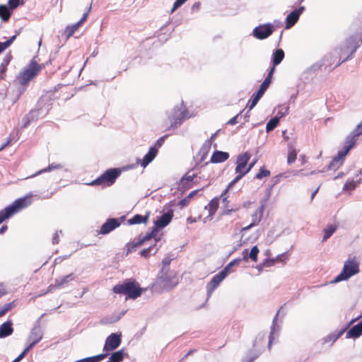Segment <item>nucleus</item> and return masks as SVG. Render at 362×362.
<instances>
[{"instance_id": "3", "label": "nucleus", "mask_w": 362, "mask_h": 362, "mask_svg": "<svg viewBox=\"0 0 362 362\" xmlns=\"http://www.w3.org/2000/svg\"><path fill=\"white\" fill-rule=\"evenodd\" d=\"M251 155L249 152H245L240 154L237 157L235 173L237 176L228 184L227 188L224 190V194H226L230 188L242 179L247 173V165L250 160Z\"/></svg>"}, {"instance_id": "24", "label": "nucleus", "mask_w": 362, "mask_h": 362, "mask_svg": "<svg viewBox=\"0 0 362 362\" xmlns=\"http://www.w3.org/2000/svg\"><path fill=\"white\" fill-rule=\"evenodd\" d=\"M265 209V204L262 203L261 205L251 215L252 226H257L261 221L263 213Z\"/></svg>"}, {"instance_id": "49", "label": "nucleus", "mask_w": 362, "mask_h": 362, "mask_svg": "<svg viewBox=\"0 0 362 362\" xmlns=\"http://www.w3.org/2000/svg\"><path fill=\"white\" fill-rule=\"evenodd\" d=\"M270 175V171L264 168H262L259 173L256 174L255 175V178L256 179H258V180H261L262 179L263 177H267Z\"/></svg>"}, {"instance_id": "57", "label": "nucleus", "mask_w": 362, "mask_h": 362, "mask_svg": "<svg viewBox=\"0 0 362 362\" xmlns=\"http://www.w3.org/2000/svg\"><path fill=\"white\" fill-rule=\"evenodd\" d=\"M166 137H167V135H164V136H161L160 138H159L153 146H156L158 150L160 147H161V146L163 145Z\"/></svg>"}, {"instance_id": "10", "label": "nucleus", "mask_w": 362, "mask_h": 362, "mask_svg": "<svg viewBox=\"0 0 362 362\" xmlns=\"http://www.w3.org/2000/svg\"><path fill=\"white\" fill-rule=\"evenodd\" d=\"M272 23H265L256 26L252 30V36L258 40H264L269 37L274 31Z\"/></svg>"}, {"instance_id": "31", "label": "nucleus", "mask_w": 362, "mask_h": 362, "mask_svg": "<svg viewBox=\"0 0 362 362\" xmlns=\"http://www.w3.org/2000/svg\"><path fill=\"white\" fill-rule=\"evenodd\" d=\"M148 216H142L141 214H136L132 218L128 220L129 225H135L139 223H145L148 221Z\"/></svg>"}, {"instance_id": "12", "label": "nucleus", "mask_w": 362, "mask_h": 362, "mask_svg": "<svg viewBox=\"0 0 362 362\" xmlns=\"http://www.w3.org/2000/svg\"><path fill=\"white\" fill-rule=\"evenodd\" d=\"M228 274L222 269L220 272L213 276L211 280L207 284L208 295L210 296L214 291L219 286L221 282L227 276Z\"/></svg>"}, {"instance_id": "37", "label": "nucleus", "mask_w": 362, "mask_h": 362, "mask_svg": "<svg viewBox=\"0 0 362 362\" xmlns=\"http://www.w3.org/2000/svg\"><path fill=\"white\" fill-rule=\"evenodd\" d=\"M158 230L153 227L151 232L147 233L144 236L140 235L138 238V240L139 242H141V245H143L144 242H146L148 240H151V238L155 237L156 235V234L158 233Z\"/></svg>"}, {"instance_id": "15", "label": "nucleus", "mask_w": 362, "mask_h": 362, "mask_svg": "<svg viewBox=\"0 0 362 362\" xmlns=\"http://www.w3.org/2000/svg\"><path fill=\"white\" fill-rule=\"evenodd\" d=\"M90 10H91V4L88 7V11L83 13L82 18H81V20L78 22H77L71 25H68L66 28L65 34L66 35L67 37L72 36L75 33V32L78 29V28L86 21Z\"/></svg>"}, {"instance_id": "17", "label": "nucleus", "mask_w": 362, "mask_h": 362, "mask_svg": "<svg viewBox=\"0 0 362 362\" xmlns=\"http://www.w3.org/2000/svg\"><path fill=\"white\" fill-rule=\"evenodd\" d=\"M268 87L269 86L267 85V83H262L258 90L252 95V100L250 101V104L249 105V110H251L252 108H254Z\"/></svg>"}, {"instance_id": "34", "label": "nucleus", "mask_w": 362, "mask_h": 362, "mask_svg": "<svg viewBox=\"0 0 362 362\" xmlns=\"http://www.w3.org/2000/svg\"><path fill=\"white\" fill-rule=\"evenodd\" d=\"M124 352L123 349H120L112 353L109 358L107 362H120L123 360Z\"/></svg>"}, {"instance_id": "43", "label": "nucleus", "mask_w": 362, "mask_h": 362, "mask_svg": "<svg viewBox=\"0 0 362 362\" xmlns=\"http://www.w3.org/2000/svg\"><path fill=\"white\" fill-rule=\"evenodd\" d=\"M141 242H139L138 240H134L132 243H127V245H126V247H127V255H128L129 253H132L134 250H135V249L137 247L141 246Z\"/></svg>"}, {"instance_id": "35", "label": "nucleus", "mask_w": 362, "mask_h": 362, "mask_svg": "<svg viewBox=\"0 0 362 362\" xmlns=\"http://www.w3.org/2000/svg\"><path fill=\"white\" fill-rule=\"evenodd\" d=\"M11 15L10 8L6 5H0V18L4 21H7Z\"/></svg>"}, {"instance_id": "25", "label": "nucleus", "mask_w": 362, "mask_h": 362, "mask_svg": "<svg viewBox=\"0 0 362 362\" xmlns=\"http://www.w3.org/2000/svg\"><path fill=\"white\" fill-rule=\"evenodd\" d=\"M42 331L40 326L34 327L28 338V341H35V344H37L42 338Z\"/></svg>"}, {"instance_id": "62", "label": "nucleus", "mask_w": 362, "mask_h": 362, "mask_svg": "<svg viewBox=\"0 0 362 362\" xmlns=\"http://www.w3.org/2000/svg\"><path fill=\"white\" fill-rule=\"evenodd\" d=\"M248 258H250L249 253H248L247 250L245 249L243 251V258H241V259H242V260L243 259L245 261H247Z\"/></svg>"}, {"instance_id": "32", "label": "nucleus", "mask_w": 362, "mask_h": 362, "mask_svg": "<svg viewBox=\"0 0 362 362\" xmlns=\"http://www.w3.org/2000/svg\"><path fill=\"white\" fill-rule=\"evenodd\" d=\"M219 199L214 198L210 201L207 206H205L206 209L209 210V215L210 216L214 215L218 208Z\"/></svg>"}, {"instance_id": "48", "label": "nucleus", "mask_w": 362, "mask_h": 362, "mask_svg": "<svg viewBox=\"0 0 362 362\" xmlns=\"http://www.w3.org/2000/svg\"><path fill=\"white\" fill-rule=\"evenodd\" d=\"M211 145H212V144L210 143V141L206 140L200 149V152L203 155H206L209 153V151H210Z\"/></svg>"}, {"instance_id": "9", "label": "nucleus", "mask_w": 362, "mask_h": 362, "mask_svg": "<svg viewBox=\"0 0 362 362\" xmlns=\"http://www.w3.org/2000/svg\"><path fill=\"white\" fill-rule=\"evenodd\" d=\"M120 173L121 171L118 168L108 169L104 173H103L99 177L92 181L89 185H101L103 186H110L115 182L116 179L119 176Z\"/></svg>"}, {"instance_id": "54", "label": "nucleus", "mask_w": 362, "mask_h": 362, "mask_svg": "<svg viewBox=\"0 0 362 362\" xmlns=\"http://www.w3.org/2000/svg\"><path fill=\"white\" fill-rule=\"evenodd\" d=\"M187 1V0H176L173 4L172 9H171V13H173L175 10H177L182 4H184Z\"/></svg>"}, {"instance_id": "21", "label": "nucleus", "mask_w": 362, "mask_h": 362, "mask_svg": "<svg viewBox=\"0 0 362 362\" xmlns=\"http://www.w3.org/2000/svg\"><path fill=\"white\" fill-rule=\"evenodd\" d=\"M346 155H343V153L341 151H339L337 156H335L329 164L327 169L328 170H337L338 169L342 164L345 159Z\"/></svg>"}, {"instance_id": "53", "label": "nucleus", "mask_w": 362, "mask_h": 362, "mask_svg": "<svg viewBox=\"0 0 362 362\" xmlns=\"http://www.w3.org/2000/svg\"><path fill=\"white\" fill-rule=\"evenodd\" d=\"M241 113H242V112H240L239 114L236 115L235 117H233L230 119H229L228 122V124H230V125H235V124L238 123L240 121V119L242 117Z\"/></svg>"}, {"instance_id": "60", "label": "nucleus", "mask_w": 362, "mask_h": 362, "mask_svg": "<svg viewBox=\"0 0 362 362\" xmlns=\"http://www.w3.org/2000/svg\"><path fill=\"white\" fill-rule=\"evenodd\" d=\"M189 203V200L188 199V198L185 197V199H181L178 202V205L180 206L181 207H183V206L188 205Z\"/></svg>"}, {"instance_id": "36", "label": "nucleus", "mask_w": 362, "mask_h": 362, "mask_svg": "<svg viewBox=\"0 0 362 362\" xmlns=\"http://www.w3.org/2000/svg\"><path fill=\"white\" fill-rule=\"evenodd\" d=\"M11 57L10 55L6 56L2 62L0 64V79H3L4 76V74L6 71L7 66L10 63Z\"/></svg>"}, {"instance_id": "26", "label": "nucleus", "mask_w": 362, "mask_h": 362, "mask_svg": "<svg viewBox=\"0 0 362 362\" xmlns=\"http://www.w3.org/2000/svg\"><path fill=\"white\" fill-rule=\"evenodd\" d=\"M75 279V276L73 274H69L66 276H62L55 280V286L57 288H64L67 284Z\"/></svg>"}, {"instance_id": "27", "label": "nucleus", "mask_w": 362, "mask_h": 362, "mask_svg": "<svg viewBox=\"0 0 362 362\" xmlns=\"http://www.w3.org/2000/svg\"><path fill=\"white\" fill-rule=\"evenodd\" d=\"M284 52L281 49H276L272 57V62L273 64V66L275 67L276 66H278L284 59Z\"/></svg>"}, {"instance_id": "51", "label": "nucleus", "mask_w": 362, "mask_h": 362, "mask_svg": "<svg viewBox=\"0 0 362 362\" xmlns=\"http://www.w3.org/2000/svg\"><path fill=\"white\" fill-rule=\"evenodd\" d=\"M274 70H275V67L272 66L271 68V69L269 70L267 77L265 78V79L263 81V83H267V85L269 86L271 83L272 78L273 74L274 72Z\"/></svg>"}, {"instance_id": "58", "label": "nucleus", "mask_w": 362, "mask_h": 362, "mask_svg": "<svg viewBox=\"0 0 362 362\" xmlns=\"http://www.w3.org/2000/svg\"><path fill=\"white\" fill-rule=\"evenodd\" d=\"M59 233H62V230L56 231L52 238V243L58 244L59 241Z\"/></svg>"}, {"instance_id": "64", "label": "nucleus", "mask_w": 362, "mask_h": 362, "mask_svg": "<svg viewBox=\"0 0 362 362\" xmlns=\"http://www.w3.org/2000/svg\"><path fill=\"white\" fill-rule=\"evenodd\" d=\"M25 356V352H22L17 358H16L12 362H19Z\"/></svg>"}, {"instance_id": "44", "label": "nucleus", "mask_w": 362, "mask_h": 362, "mask_svg": "<svg viewBox=\"0 0 362 362\" xmlns=\"http://www.w3.org/2000/svg\"><path fill=\"white\" fill-rule=\"evenodd\" d=\"M288 109H289V107L288 105L279 106V110L277 112V114L275 116V117H278L279 119L280 120L281 118L284 117V116H286L288 114Z\"/></svg>"}, {"instance_id": "18", "label": "nucleus", "mask_w": 362, "mask_h": 362, "mask_svg": "<svg viewBox=\"0 0 362 362\" xmlns=\"http://www.w3.org/2000/svg\"><path fill=\"white\" fill-rule=\"evenodd\" d=\"M350 326H348V324H347L345 327L341 329L340 330H337L334 332L328 334L327 337L323 338V339H322L323 344L330 342L331 344H333L345 332V331Z\"/></svg>"}, {"instance_id": "59", "label": "nucleus", "mask_w": 362, "mask_h": 362, "mask_svg": "<svg viewBox=\"0 0 362 362\" xmlns=\"http://www.w3.org/2000/svg\"><path fill=\"white\" fill-rule=\"evenodd\" d=\"M28 344L23 352H25V355L36 344L35 341H28Z\"/></svg>"}, {"instance_id": "4", "label": "nucleus", "mask_w": 362, "mask_h": 362, "mask_svg": "<svg viewBox=\"0 0 362 362\" xmlns=\"http://www.w3.org/2000/svg\"><path fill=\"white\" fill-rule=\"evenodd\" d=\"M178 283V279L170 267H163L158 274L157 284L165 291L173 289Z\"/></svg>"}, {"instance_id": "7", "label": "nucleus", "mask_w": 362, "mask_h": 362, "mask_svg": "<svg viewBox=\"0 0 362 362\" xmlns=\"http://www.w3.org/2000/svg\"><path fill=\"white\" fill-rule=\"evenodd\" d=\"M188 117L187 111L183 103L176 106L168 117L170 123L169 129H175L177 128Z\"/></svg>"}, {"instance_id": "40", "label": "nucleus", "mask_w": 362, "mask_h": 362, "mask_svg": "<svg viewBox=\"0 0 362 362\" xmlns=\"http://www.w3.org/2000/svg\"><path fill=\"white\" fill-rule=\"evenodd\" d=\"M279 123V119L278 117H274L272 118L267 124L266 126V132L267 133L270 132L271 131L274 130L277 125Z\"/></svg>"}, {"instance_id": "8", "label": "nucleus", "mask_w": 362, "mask_h": 362, "mask_svg": "<svg viewBox=\"0 0 362 362\" xmlns=\"http://www.w3.org/2000/svg\"><path fill=\"white\" fill-rule=\"evenodd\" d=\"M41 66L33 58L30 64L18 76V83L22 86H25L28 83L35 77L40 71Z\"/></svg>"}, {"instance_id": "52", "label": "nucleus", "mask_w": 362, "mask_h": 362, "mask_svg": "<svg viewBox=\"0 0 362 362\" xmlns=\"http://www.w3.org/2000/svg\"><path fill=\"white\" fill-rule=\"evenodd\" d=\"M16 306V300H13L12 302L6 303L2 308H4V311L6 313L8 312L11 309L14 308Z\"/></svg>"}, {"instance_id": "5", "label": "nucleus", "mask_w": 362, "mask_h": 362, "mask_svg": "<svg viewBox=\"0 0 362 362\" xmlns=\"http://www.w3.org/2000/svg\"><path fill=\"white\" fill-rule=\"evenodd\" d=\"M359 272V264L355 259H348L344 264L341 272L334 278L332 283L346 281Z\"/></svg>"}, {"instance_id": "47", "label": "nucleus", "mask_w": 362, "mask_h": 362, "mask_svg": "<svg viewBox=\"0 0 362 362\" xmlns=\"http://www.w3.org/2000/svg\"><path fill=\"white\" fill-rule=\"evenodd\" d=\"M241 261V258H236L233 261L230 262L223 269L226 271L227 274H228L230 269L233 266L238 265Z\"/></svg>"}, {"instance_id": "42", "label": "nucleus", "mask_w": 362, "mask_h": 362, "mask_svg": "<svg viewBox=\"0 0 362 362\" xmlns=\"http://www.w3.org/2000/svg\"><path fill=\"white\" fill-rule=\"evenodd\" d=\"M278 315H279V313H276L275 317L273 320L272 326L271 327V332L269 336V344H268L269 348H270L272 341L274 339V332H276V320L278 317Z\"/></svg>"}, {"instance_id": "20", "label": "nucleus", "mask_w": 362, "mask_h": 362, "mask_svg": "<svg viewBox=\"0 0 362 362\" xmlns=\"http://www.w3.org/2000/svg\"><path fill=\"white\" fill-rule=\"evenodd\" d=\"M157 148L156 146H151L148 152L144 156L143 159L141 160V165L143 168H146L156 156Z\"/></svg>"}, {"instance_id": "38", "label": "nucleus", "mask_w": 362, "mask_h": 362, "mask_svg": "<svg viewBox=\"0 0 362 362\" xmlns=\"http://www.w3.org/2000/svg\"><path fill=\"white\" fill-rule=\"evenodd\" d=\"M337 227L334 225H329L324 229V235L322 241L325 242L329 238L333 233L336 231Z\"/></svg>"}, {"instance_id": "13", "label": "nucleus", "mask_w": 362, "mask_h": 362, "mask_svg": "<svg viewBox=\"0 0 362 362\" xmlns=\"http://www.w3.org/2000/svg\"><path fill=\"white\" fill-rule=\"evenodd\" d=\"M173 217V210L170 209L163 213L156 221H154V228L158 230L166 227L171 221Z\"/></svg>"}, {"instance_id": "19", "label": "nucleus", "mask_w": 362, "mask_h": 362, "mask_svg": "<svg viewBox=\"0 0 362 362\" xmlns=\"http://www.w3.org/2000/svg\"><path fill=\"white\" fill-rule=\"evenodd\" d=\"M362 335V320L354 325L346 332V339H356Z\"/></svg>"}, {"instance_id": "61", "label": "nucleus", "mask_w": 362, "mask_h": 362, "mask_svg": "<svg viewBox=\"0 0 362 362\" xmlns=\"http://www.w3.org/2000/svg\"><path fill=\"white\" fill-rule=\"evenodd\" d=\"M200 216H199L198 218L189 216L187 218V223L189 224H192L193 223L197 222L199 219H200Z\"/></svg>"}, {"instance_id": "6", "label": "nucleus", "mask_w": 362, "mask_h": 362, "mask_svg": "<svg viewBox=\"0 0 362 362\" xmlns=\"http://www.w3.org/2000/svg\"><path fill=\"white\" fill-rule=\"evenodd\" d=\"M112 291L115 293L127 295L129 298L135 299L141 295V289L136 287L132 281L115 285Z\"/></svg>"}, {"instance_id": "11", "label": "nucleus", "mask_w": 362, "mask_h": 362, "mask_svg": "<svg viewBox=\"0 0 362 362\" xmlns=\"http://www.w3.org/2000/svg\"><path fill=\"white\" fill-rule=\"evenodd\" d=\"M122 342V333H112L105 339L103 351L105 354L114 351L117 349Z\"/></svg>"}, {"instance_id": "29", "label": "nucleus", "mask_w": 362, "mask_h": 362, "mask_svg": "<svg viewBox=\"0 0 362 362\" xmlns=\"http://www.w3.org/2000/svg\"><path fill=\"white\" fill-rule=\"evenodd\" d=\"M124 315V312L119 314H113L110 316L103 317L100 320V323L103 325L112 324L120 320V318Z\"/></svg>"}, {"instance_id": "56", "label": "nucleus", "mask_w": 362, "mask_h": 362, "mask_svg": "<svg viewBox=\"0 0 362 362\" xmlns=\"http://www.w3.org/2000/svg\"><path fill=\"white\" fill-rule=\"evenodd\" d=\"M152 250L153 247L150 246L148 248L144 249L142 251H141L140 255L142 257H148L150 255Z\"/></svg>"}, {"instance_id": "16", "label": "nucleus", "mask_w": 362, "mask_h": 362, "mask_svg": "<svg viewBox=\"0 0 362 362\" xmlns=\"http://www.w3.org/2000/svg\"><path fill=\"white\" fill-rule=\"evenodd\" d=\"M120 226L117 218H108L101 226L100 233L106 235Z\"/></svg>"}, {"instance_id": "30", "label": "nucleus", "mask_w": 362, "mask_h": 362, "mask_svg": "<svg viewBox=\"0 0 362 362\" xmlns=\"http://www.w3.org/2000/svg\"><path fill=\"white\" fill-rule=\"evenodd\" d=\"M361 177H359L358 175H356L354 177V179L351 180H347V182L344 184L343 187V189L345 191L347 190H353L356 188L357 185L361 183Z\"/></svg>"}, {"instance_id": "28", "label": "nucleus", "mask_w": 362, "mask_h": 362, "mask_svg": "<svg viewBox=\"0 0 362 362\" xmlns=\"http://www.w3.org/2000/svg\"><path fill=\"white\" fill-rule=\"evenodd\" d=\"M195 177H196V174L191 173L190 172H188L180 180L179 187H180V188L188 187L189 182H191L194 179Z\"/></svg>"}, {"instance_id": "23", "label": "nucleus", "mask_w": 362, "mask_h": 362, "mask_svg": "<svg viewBox=\"0 0 362 362\" xmlns=\"http://www.w3.org/2000/svg\"><path fill=\"white\" fill-rule=\"evenodd\" d=\"M228 153L221 151H215L211 157L210 162L212 163H223L228 160Z\"/></svg>"}, {"instance_id": "14", "label": "nucleus", "mask_w": 362, "mask_h": 362, "mask_svg": "<svg viewBox=\"0 0 362 362\" xmlns=\"http://www.w3.org/2000/svg\"><path fill=\"white\" fill-rule=\"evenodd\" d=\"M305 11L304 6H300L298 8H296L292 11L286 18V29H289L293 27L298 21L300 16Z\"/></svg>"}, {"instance_id": "2", "label": "nucleus", "mask_w": 362, "mask_h": 362, "mask_svg": "<svg viewBox=\"0 0 362 362\" xmlns=\"http://www.w3.org/2000/svg\"><path fill=\"white\" fill-rule=\"evenodd\" d=\"M33 194L29 193L23 197L15 200L11 205L0 211V224L5 220L11 218L21 210L28 207L32 204Z\"/></svg>"}, {"instance_id": "39", "label": "nucleus", "mask_w": 362, "mask_h": 362, "mask_svg": "<svg viewBox=\"0 0 362 362\" xmlns=\"http://www.w3.org/2000/svg\"><path fill=\"white\" fill-rule=\"evenodd\" d=\"M297 158V151L296 150L291 146H289L288 151V158H287V163L288 165L292 164Z\"/></svg>"}, {"instance_id": "22", "label": "nucleus", "mask_w": 362, "mask_h": 362, "mask_svg": "<svg viewBox=\"0 0 362 362\" xmlns=\"http://www.w3.org/2000/svg\"><path fill=\"white\" fill-rule=\"evenodd\" d=\"M13 323L8 320L0 325V339L11 335L13 332Z\"/></svg>"}, {"instance_id": "46", "label": "nucleus", "mask_w": 362, "mask_h": 362, "mask_svg": "<svg viewBox=\"0 0 362 362\" xmlns=\"http://www.w3.org/2000/svg\"><path fill=\"white\" fill-rule=\"evenodd\" d=\"M259 250L257 247V246H253L249 253V257L253 261L257 262V255Z\"/></svg>"}, {"instance_id": "63", "label": "nucleus", "mask_w": 362, "mask_h": 362, "mask_svg": "<svg viewBox=\"0 0 362 362\" xmlns=\"http://www.w3.org/2000/svg\"><path fill=\"white\" fill-rule=\"evenodd\" d=\"M200 8V3L199 2H196L194 3L192 6V11H197L199 10Z\"/></svg>"}, {"instance_id": "55", "label": "nucleus", "mask_w": 362, "mask_h": 362, "mask_svg": "<svg viewBox=\"0 0 362 362\" xmlns=\"http://www.w3.org/2000/svg\"><path fill=\"white\" fill-rule=\"evenodd\" d=\"M33 112H30L28 115L23 119V128H26L30 123V117Z\"/></svg>"}, {"instance_id": "45", "label": "nucleus", "mask_w": 362, "mask_h": 362, "mask_svg": "<svg viewBox=\"0 0 362 362\" xmlns=\"http://www.w3.org/2000/svg\"><path fill=\"white\" fill-rule=\"evenodd\" d=\"M16 38V35H13L4 42H0V53L8 47Z\"/></svg>"}, {"instance_id": "41", "label": "nucleus", "mask_w": 362, "mask_h": 362, "mask_svg": "<svg viewBox=\"0 0 362 362\" xmlns=\"http://www.w3.org/2000/svg\"><path fill=\"white\" fill-rule=\"evenodd\" d=\"M286 253L284 252V253H282L281 255H279L275 259H267L264 262V267H271L272 265H274V264L275 263V262L276 261H283L284 258H286Z\"/></svg>"}, {"instance_id": "1", "label": "nucleus", "mask_w": 362, "mask_h": 362, "mask_svg": "<svg viewBox=\"0 0 362 362\" xmlns=\"http://www.w3.org/2000/svg\"><path fill=\"white\" fill-rule=\"evenodd\" d=\"M361 43L362 33L351 35L342 45L324 57L322 66L328 71H332L341 63L348 60Z\"/></svg>"}, {"instance_id": "50", "label": "nucleus", "mask_w": 362, "mask_h": 362, "mask_svg": "<svg viewBox=\"0 0 362 362\" xmlns=\"http://www.w3.org/2000/svg\"><path fill=\"white\" fill-rule=\"evenodd\" d=\"M8 3L9 5V8L15 9L19 5H21L23 4V0H8Z\"/></svg>"}, {"instance_id": "33", "label": "nucleus", "mask_w": 362, "mask_h": 362, "mask_svg": "<svg viewBox=\"0 0 362 362\" xmlns=\"http://www.w3.org/2000/svg\"><path fill=\"white\" fill-rule=\"evenodd\" d=\"M62 168H63V166L61 164H57V163H53L52 164H49L47 168L37 171L36 173H35L34 175L30 176V177H33L39 175L42 173L49 172V171H52L54 170L61 169Z\"/></svg>"}]
</instances>
